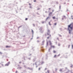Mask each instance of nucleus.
<instances>
[{
    "mask_svg": "<svg viewBox=\"0 0 73 73\" xmlns=\"http://www.w3.org/2000/svg\"><path fill=\"white\" fill-rule=\"evenodd\" d=\"M8 27V26H6L5 27V28H6L5 29V31L6 32V33H8V34H9L10 35H11V31H9V30H8V29H7V28Z\"/></svg>",
    "mask_w": 73,
    "mask_h": 73,
    "instance_id": "f257e3e1",
    "label": "nucleus"
},
{
    "mask_svg": "<svg viewBox=\"0 0 73 73\" xmlns=\"http://www.w3.org/2000/svg\"><path fill=\"white\" fill-rule=\"evenodd\" d=\"M15 21L13 20L10 22L9 26L11 27L13 25V24H15Z\"/></svg>",
    "mask_w": 73,
    "mask_h": 73,
    "instance_id": "f03ea898",
    "label": "nucleus"
},
{
    "mask_svg": "<svg viewBox=\"0 0 73 73\" xmlns=\"http://www.w3.org/2000/svg\"><path fill=\"white\" fill-rule=\"evenodd\" d=\"M47 32H47V35H48V36H49V37H50V36H51V35L50 34V30H49V29H48L47 30Z\"/></svg>",
    "mask_w": 73,
    "mask_h": 73,
    "instance_id": "7ed1b4c3",
    "label": "nucleus"
},
{
    "mask_svg": "<svg viewBox=\"0 0 73 73\" xmlns=\"http://www.w3.org/2000/svg\"><path fill=\"white\" fill-rule=\"evenodd\" d=\"M31 32L32 33V37H33L34 35V31H33V30L32 29H31Z\"/></svg>",
    "mask_w": 73,
    "mask_h": 73,
    "instance_id": "20e7f679",
    "label": "nucleus"
},
{
    "mask_svg": "<svg viewBox=\"0 0 73 73\" xmlns=\"http://www.w3.org/2000/svg\"><path fill=\"white\" fill-rule=\"evenodd\" d=\"M52 48H54V46H51V47L50 48H49V50H48V51H50V49H52Z\"/></svg>",
    "mask_w": 73,
    "mask_h": 73,
    "instance_id": "39448f33",
    "label": "nucleus"
},
{
    "mask_svg": "<svg viewBox=\"0 0 73 73\" xmlns=\"http://www.w3.org/2000/svg\"><path fill=\"white\" fill-rule=\"evenodd\" d=\"M50 16H48V17H47L45 19L46 21H47V20H48V19H50Z\"/></svg>",
    "mask_w": 73,
    "mask_h": 73,
    "instance_id": "423d86ee",
    "label": "nucleus"
},
{
    "mask_svg": "<svg viewBox=\"0 0 73 73\" xmlns=\"http://www.w3.org/2000/svg\"><path fill=\"white\" fill-rule=\"evenodd\" d=\"M61 8V6L60 5L59 6V10H58V12H60V11L61 12H62V10H60Z\"/></svg>",
    "mask_w": 73,
    "mask_h": 73,
    "instance_id": "0eeeda50",
    "label": "nucleus"
},
{
    "mask_svg": "<svg viewBox=\"0 0 73 73\" xmlns=\"http://www.w3.org/2000/svg\"><path fill=\"white\" fill-rule=\"evenodd\" d=\"M10 64V62H9L7 64H6L5 65V66H8L9 65V64Z\"/></svg>",
    "mask_w": 73,
    "mask_h": 73,
    "instance_id": "6e6552de",
    "label": "nucleus"
},
{
    "mask_svg": "<svg viewBox=\"0 0 73 73\" xmlns=\"http://www.w3.org/2000/svg\"><path fill=\"white\" fill-rule=\"evenodd\" d=\"M39 30H40V32H41L42 30V27H40L39 28Z\"/></svg>",
    "mask_w": 73,
    "mask_h": 73,
    "instance_id": "1a4fd4ad",
    "label": "nucleus"
},
{
    "mask_svg": "<svg viewBox=\"0 0 73 73\" xmlns=\"http://www.w3.org/2000/svg\"><path fill=\"white\" fill-rule=\"evenodd\" d=\"M67 70L68 71L67 72H65L66 73H69V72H70V70H69V69H67Z\"/></svg>",
    "mask_w": 73,
    "mask_h": 73,
    "instance_id": "9d476101",
    "label": "nucleus"
},
{
    "mask_svg": "<svg viewBox=\"0 0 73 73\" xmlns=\"http://www.w3.org/2000/svg\"><path fill=\"white\" fill-rule=\"evenodd\" d=\"M11 7H9V6H7L6 7L7 8H9V9H10V8H11Z\"/></svg>",
    "mask_w": 73,
    "mask_h": 73,
    "instance_id": "9b49d317",
    "label": "nucleus"
},
{
    "mask_svg": "<svg viewBox=\"0 0 73 73\" xmlns=\"http://www.w3.org/2000/svg\"><path fill=\"white\" fill-rule=\"evenodd\" d=\"M23 27V25H21L18 27V31H19V28H21V27Z\"/></svg>",
    "mask_w": 73,
    "mask_h": 73,
    "instance_id": "f8f14e48",
    "label": "nucleus"
},
{
    "mask_svg": "<svg viewBox=\"0 0 73 73\" xmlns=\"http://www.w3.org/2000/svg\"><path fill=\"white\" fill-rule=\"evenodd\" d=\"M52 12H50L48 15L50 16H52Z\"/></svg>",
    "mask_w": 73,
    "mask_h": 73,
    "instance_id": "ddd939ff",
    "label": "nucleus"
},
{
    "mask_svg": "<svg viewBox=\"0 0 73 73\" xmlns=\"http://www.w3.org/2000/svg\"><path fill=\"white\" fill-rule=\"evenodd\" d=\"M4 4L5 5L3 7V8H4V7H5V5H7V3H5Z\"/></svg>",
    "mask_w": 73,
    "mask_h": 73,
    "instance_id": "4468645a",
    "label": "nucleus"
},
{
    "mask_svg": "<svg viewBox=\"0 0 73 73\" xmlns=\"http://www.w3.org/2000/svg\"><path fill=\"white\" fill-rule=\"evenodd\" d=\"M49 42H50V45H52V43L50 41V40L49 41Z\"/></svg>",
    "mask_w": 73,
    "mask_h": 73,
    "instance_id": "2eb2a0df",
    "label": "nucleus"
},
{
    "mask_svg": "<svg viewBox=\"0 0 73 73\" xmlns=\"http://www.w3.org/2000/svg\"><path fill=\"white\" fill-rule=\"evenodd\" d=\"M52 18L53 19H56V17H52Z\"/></svg>",
    "mask_w": 73,
    "mask_h": 73,
    "instance_id": "dca6fc26",
    "label": "nucleus"
},
{
    "mask_svg": "<svg viewBox=\"0 0 73 73\" xmlns=\"http://www.w3.org/2000/svg\"><path fill=\"white\" fill-rule=\"evenodd\" d=\"M48 46V42H47V45L46 46V47H47V46Z\"/></svg>",
    "mask_w": 73,
    "mask_h": 73,
    "instance_id": "f3484780",
    "label": "nucleus"
},
{
    "mask_svg": "<svg viewBox=\"0 0 73 73\" xmlns=\"http://www.w3.org/2000/svg\"><path fill=\"white\" fill-rule=\"evenodd\" d=\"M48 24L49 25H51V24H50V22H48Z\"/></svg>",
    "mask_w": 73,
    "mask_h": 73,
    "instance_id": "a211bd4d",
    "label": "nucleus"
},
{
    "mask_svg": "<svg viewBox=\"0 0 73 73\" xmlns=\"http://www.w3.org/2000/svg\"><path fill=\"white\" fill-rule=\"evenodd\" d=\"M54 25H57V23H55L54 24Z\"/></svg>",
    "mask_w": 73,
    "mask_h": 73,
    "instance_id": "6ab92c4d",
    "label": "nucleus"
},
{
    "mask_svg": "<svg viewBox=\"0 0 73 73\" xmlns=\"http://www.w3.org/2000/svg\"><path fill=\"white\" fill-rule=\"evenodd\" d=\"M60 31H62V28H60Z\"/></svg>",
    "mask_w": 73,
    "mask_h": 73,
    "instance_id": "aec40b11",
    "label": "nucleus"
},
{
    "mask_svg": "<svg viewBox=\"0 0 73 73\" xmlns=\"http://www.w3.org/2000/svg\"><path fill=\"white\" fill-rule=\"evenodd\" d=\"M71 66H70V67L71 68H72V67H73V65H72V64H71Z\"/></svg>",
    "mask_w": 73,
    "mask_h": 73,
    "instance_id": "412c9836",
    "label": "nucleus"
},
{
    "mask_svg": "<svg viewBox=\"0 0 73 73\" xmlns=\"http://www.w3.org/2000/svg\"><path fill=\"white\" fill-rule=\"evenodd\" d=\"M21 68H22V67H18L17 69H21Z\"/></svg>",
    "mask_w": 73,
    "mask_h": 73,
    "instance_id": "4be33fe9",
    "label": "nucleus"
},
{
    "mask_svg": "<svg viewBox=\"0 0 73 73\" xmlns=\"http://www.w3.org/2000/svg\"><path fill=\"white\" fill-rule=\"evenodd\" d=\"M40 32L41 33H43L44 32L42 31H40Z\"/></svg>",
    "mask_w": 73,
    "mask_h": 73,
    "instance_id": "5701e85b",
    "label": "nucleus"
},
{
    "mask_svg": "<svg viewBox=\"0 0 73 73\" xmlns=\"http://www.w3.org/2000/svg\"><path fill=\"white\" fill-rule=\"evenodd\" d=\"M28 19V18H26L25 19V20L26 21H27V20Z\"/></svg>",
    "mask_w": 73,
    "mask_h": 73,
    "instance_id": "b1692460",
    "label": "nucleus"
},
{
    "mask_svg": "<svg viewBox=\"0 0 73 73\" xmlns=\"http://www.w3.org/2000/svg\"><path fill=\"white\" fill-rule=\"evenodd\" d=\"M6 48H10V47H11V46H6Z\"/></svg>",
    "mask_w": 73,
    "mask_h": 73,
    "instance_id": "393cba45",
    "label": "nucleus"
},
{
    "mask_svg": "<svg viewBox=\"0 0 73 73\" xmlns=\"http://www.w3.org/2000/svg\"><path fill=\"white\" fill-rule=\"evenodd\" d=\"M9 5H13V4H11V3L9 4Z\"/></svg>",
    "mask_w": 73,
    "mask_h": 73,
    "instance_id": "a878e982",
    "label": "nucleus"
},
{
    "mask_svg": "<svg viewBox=\"0 0 73 73\" xmlns=\"http://www.w3.org/2000/svg\"><path fill=\"white\" fill-rule=\"evenodd\" d=\"M49 72L50 71H49V70H47V72H48V73H49Z\"/></svg>",
    "mask_w": 73,
    "mask_h": 73,
    "instance_id": "bb28decb",
    "label": "nucleus"
},
{
    "mask_svg": "<svg viewBox=\"0 0 73 73\" xmlns=\"http://www.w3.org/2000/svg\"><path fill=\"white\" fill-rule=\"evenodd\" d=\"M44 23H45V22L44 21L42 22V24H44Z\"/></svg>",
    "mask_w": 73,
    "mask_h": 73,
    "instance_id": "cd10ccee",
    "label": "nucleus"
},
{
    "mask_svg": "<svg viewBox=\"0 0 73 73\" xmlns=\"http://www.w3.org/2000/svg\"><path fill=\"white\" fill-rule=\"evenodd\" d=\"M33 1H34V3H35V2H36V0H34Z\"/></svg>",
    "mask_w": 73,
    "mask_h": 73,
    "instance_id": "c85d7f7f",
    "label": "nucleus"
},
{
    "mask_svg": "<svg viewBox=\"0 0 73 73\" xmlns=\"http://www.w3.org/2000/svg\"><path fill=\"white\" fill-rule=\"evenodd\" d=\"M15 12H16V13H18V12L16 10H15Z\"/></svg>",
    "mask_w": 73,
    "mask_h": 73,
    "instance_id": "c756f323",
    "label": "nucleus"
},
{
    "mask_svg": "<svg viewBox=\"0 0 73 73\" xmlns=\"http://www.w3.org/2000/svg\"><path fill=\"white\" fill-rule=\"evenodd\" d=\"M59 71H60V72H62V69H60V70Z\"/></svg>",
    "mask_w": 73,
    "mask_h": 73,
    "instance_id": "7c9ffc66",
    "label": "nucleus"
},
{
    "mask_svg": "<svg viewBox=\"0 0 73 73\" xmlns=\"http://www.w3.org/2000/svg\"><path fill=\"white\" fill-rule=\"evenodd\" d=\"M55 71H56V72H57V68H55Z\"/></svg>",
    "mask_w": 73,
    "mask_h": 73,
    "instance_id": "2f4dec72",
    "label": "nucleus"
},
{
    "mask_svg": "<svg viewBox=\"0 0 73 73\" xmlns=\"http://www.w3.org/2000/svg\"><path fill=\"white\" fill-rule=\"evenodd\" d=\"M72 49H73V45H72V47H71Z\"/></svg>",
    "mask_w": 73,
    "mask_h": 73,
    "instance_id": "473e14b6",
    "label": "nucleus"
},
{
    "mask_svg": "<svg viewBox=\"0 0 73 73\" xmlns=\"http://www.w3.org/2000/svg\"><path fill=\"white\" fill-rule=\"evenodd\" d=\"M53 1H52L51 3L50 4H53Z\"/></svg>",
    "mask_w": 73,
    "mask_h": 73,
    "instance_id": "72a5a7b5",
    "label": "nucleus"
},
{
    "mask_svg": "<svg viewBox=\"0 0 73 73\" xmlns=\"http://www.w3.org/2000/svg\"><path fill=\"white\" fill-rule=\"evenodd\" d=\"M40 8H38L37 10H40Z\"/></svg>",
    "mask_w": 73,
    "mask_h": 73,
    "instance_id": "f704fd0d",
    "label": "nucleus"
},
{
    "mask_svg": "<svg viewBox=\"0 0 73 73\" xmlns=\"http://www.w3.org/2000/svg\"><path fill=\"white\" fill-rule=\"evenodd\" d=\"M65 69H66L67 70H68V68H67V67H65Z\"/></svg>",
    "mask_w": 73,
    "mask_h": 73,
    "instance_id": "c9c22d12",
    "label": "nucleus"
},
{
    "mask_svg": "<svg viewBox=\"0 0 73 73\" xmlns=\"http://www.w3.org/2000/svg\"><path fill=\"white\" fill-rule=\"evenodd\" d=\"M70 44H69L68 45V48H69V47H70Z\"/></svg>",
    "mask_w": 73,
    "mask_h": 73,
    "instance_id": "e433bc0d",
    "label": "nucleus"
},
{
    "mask_svg": "<svg viewBox=\"0 0 73 73\" xmlns=\"http://www.w3.org/2000/svg\"><path fill=\"white\" fill-rule=\"evenodd\" d=\"M29 5H32V4H31V3H29Z\"/></svg>",
    "mask_w": 73,
    "mask_h": 73,
    "instance_id": "4c0bfd02",
    "label": "nucleus"
},
{
    "mask_svg": "<svg viewBox=\"0 0 73 73\" xmlns=\"http://www.w3.org/2000/svg\"><path fill=\"white\" fill-rule=\"evenodd\" d=\"M50 9H51V8H49V9H48V11H50Z\"/></svg>",
    "mask_w": 73,
    "mask_h": 73,
    "instance_id": "58836bf2",
    "label": "nucleus"
},
{
    "mask_svg": "<svg viewBox=\"0 0 73 73\" xmlns=\"http://www.w3.org/2000/svg\"><path fill=\"white\" fill-rule=\"evenodd\" d=\"M0 12H1L2 13H4V12L2 11H0Z\"/></svg>",
    "mask_w": 73,
    "mask_h": 73,
    "instance_id": "ea45409f",
    "label": "nucleus"
},
{
    "mask_svg": "<svg viewBox=\"0 0 73 73\" xmlns=\"http://www.w3.org/2000/svg\"><path fill=\"white\" fill-rule=\"evenodd\" d=\"M70 73H73V72H72V70H71L70 71Z\"/></svg>",
    "mask_w": 73,
    "mask_h": 73,
    "instance_id": "a19ab883",
    "label": "nucleus"
},
{
    "mask_svg": "<svg viewBox=\"0 0 73 73\" xmlns=\"http://www.w3.org/2000/svg\"><path fill=\"white\" fill-rule=\"evenodd\" d=\"M58 46H60V43L58 44Z\"/></svg>",
    "mask_w": 73,
    "mask_h": 73,
    "instance_id": "79ce46f5",
    "label": "nucleus"
},
{
    "mask_svg": "<svg viewBox=\"0 0 73 73\" xmlns=\"http://www.w3.org/2000/svg\"><path fill=\"white\" fill-rule=\"evenodd\" d=\"M36 14H37V15H39V14L38 13V12H37V13H36Z\"/></svg>",
    "mask_w": 73,
    "mask_h": 73,
    "instance_id": "37998d69",
    "label": "nucleus"
},
{
    "mask_svg": "<svg viewBox=\"0 0 73 73\" xmlns=\"http://www.w3.org/2000/svg\"><path fill=\"white\" fill-rule=\"evenodd\" d=\"M44 42H45V41L44 40H43L42 42V43H44Z\"/></svg>",
    "mask_w": 73,
    "mask_h": 73,
    "instance_id": "c03bdc74",
    "label": "nucleus"
},
{
    "mask_svg": "<svg viewBox=\"0 0 73 73\" xmlns=\"http://www.w3.org/2000/svg\"><path fill=\"white\" fill-rule=\"evenodd\" d=\"M29 7L30 8H32V6H30Z\"/></svg>",
    "mask_w": 73,
    "mask_h": 73,
    "instance_id": "a18cd8bd",
    "label": "nucleus"
},
{
    "mask_svg": "<svg viewBox=\"0 0 73 73\" xmlns=\"http://www.w3.org/2000/svg\"><path fill=\"white\" fill-rule=\"evenodd\" d=\"M56 4H58V3L57 2H56Z\"/></svg>",
    "mask_w": 73,
    "mask_h": 73,
    "instance_id": "49530a36",
    "label": "nucleus"
},
{
    "mask_svg": "<svg viewBox=\"0 0 73 73\" xmlns=\"http://www.w3.org/2000/svg\"><path fill=\"white\" fill-rule=\"evenodd\" d=\"M59 36H60V37H61V35H59Z\"/></svg>",
    "mask_w": 73,
    "mask_h": 73,
    "instance_id": "de8ad7c7",
    "label": "nucleus"
},
{
    "mask_svg": "<svg viewBox=\"0 0 73 73\" xmlns=\"http://www.w3.org/2000/svg\"><path fill=\"white\" fill-rule=\"evenodd\" d=\"M16 32V30H15V31H14L13 32Z\"/></svg>",
    "mask_w": 73,
    "mask_h": 73,
    "instance_id": "09e8293b",
    "label": "nucleus"
},
{
    "mask_svg": "<svg viewBox=\"0 0 73 73\" xmlns=\"http://www.w3.org/2000/svg\"><path fill=\"white\" fill-rule=\"evenodd\" d=\"M35 59H33V62H35Z\"/></svg>",
    "mask_w": 73,
    "mask_h": 73,
    "instance_id": "8fccbe9b",
    "label": "nucleus"
},
{
    "mask_svg": "<svg viewBox=\"0 0 73 73\" xmlns=\"http://www.w3.org/2000/svg\"><path fill=\"white\" fill-rule=\"evenodd\" d=\"M53 52H54V53H56V51H53Z\"/></svg>",
    "mask_w": 73,
    "mask_h": 73,
    "instance_id": "3c124183",
    "label": "nucleus"
},
{
    "mask_svg": "<svg viewBox=\"0 0 73 73\" xmlns=\"http://www.w3.org/2000/svg\"><path fill=\"white\" fill-rule=\"evenodd\" d=\"M17 72H18L17 71H16V73H17Z\"/></svg>",
    "mask_w": 73,
    "mask_h": 73,
    "instance_id": "603ef678",
    "label": "nucleus"
},
{
    "mask_svg": "<svg viewBox=\"0 0 73 73\" xmlns=\"http://www.w3.org/2000/svg\"><path fill=\"white\" fill-rule=\"evenodd\" d=\"M28 59H29V60H31V58H28Z\"/></svg>",
    "mask_w": 73,
    "mask_h": 73,
    "instance_id": "864d4df0",
    "label": "nucleus"
},
{
    "mask_svg": "<svg viewBox=\"0 0 73 73\" xmlns=\"http://www.w3.org/2000/svg\"><path fill=\"white\" fill-rule=\"evenodd\" d=\"M53 12H54V10H52V13H53Z\"/></svg>",
    "mask_w": 73,
    "mask_h": 73,
    "instance_id": "5fc2aeb1",
    "label": "nucleus"
},
{
    "mask_svg": "<svg viewBox=\"0 0 73 73\" xmlns=\"http://www.w3.org/2000/svg\"><path fill=\"white\" fill-rule=\"evenodd\" d=\"M46 35H47L46 34H45V36H46Z\"/></svg>",
    "mask_w": 73,
    "mask_h": 73,
    "instance_id": "6e6d98bb",
    "label": "nucleus"
},
{
    "mask_svg": "<svg viewBox=\"0 0 73 73\" xmlns=\"http://www.w3.org/2000/svg\"><path fill=\"white\" fill-rule=\"evenodd\" d=\"M45 13H48V12H47V11H46L45 12Z\"/></svg>",
    "mask_w": 73,
    "mask_h": 73,
    "instance_id": "4d7b16f0",
    "label": "nucleus"
},
{
    "mask_svg": "<svg viewBox=\"0 0 73 73\" xmlns=\"http://www.w3.org/2000/svg\"><path fill=\"white\" fill-rule=\"evenodd\" d=\"M0 54H2V52H0Z\"/></svg>",
    "mask_w": 73,
    "mask_h": 73,
    "instance_id": "13d9d810",
    "label": "nucleus"
},
{
    "mask_svg": "<svg viewBox=\"0 0 73 73\" xmlns=\"http://www.w3.org/2000/svg\"><path fill=\"white\" fill-rule=\"evenodd\" d=\"M33 25L34 27H35V24H33Z\"/></svg>",
    "mask_w": 73,
    "mask_h": 73,
    "instance_id": "bf43d9fd",
    "label": "nucleus"
},
{
    "mask_svg": "<svg viewBox=\"0 0 73 73\" xmlns=\"http://www.w3.org/2000/svg\"><path fill=\"white\" fill-rule=\"evenodd\" d=\"M38 70H40V68H39Z\"/></svg>",
    "mask_w": 73,
    "mask_h": 73,
    "instance_id": "052dcab7",
    "label": "nucleus"
},
{
    "mask_svg": "<svg viewBox=\"0 0 73 73\" xmlns=\"http://www.w3.org/2000/svg\"><path fill=\"white\" fill-rule=\"evenodd\" d=\"M37 39H38V38H39V37H37Z\"/></svg>",
    "mask_w": 73,
    "mask_h": 73,
    "instance_id": "680f3d73",
    "label": "nucleus"
},
{
    "mask_svg": "<svg viewBox=\"0 0 73 73\" xmlns=\"http://www.w3.org/2000/svg\"><path fill=\"white\" fill-rule=\"evenodd\" d=\"M46 69H47V68H45V70H46Z\"/></svg>",
    "mask_w": 73,
    "mask_h": 73,
    "instance_id": "e2e57ef3",
    "label": "nucleus"
},
{
    "mask_svg": "<svg viewBox=\"0 0 73 73\" xmlns=\"http://www.w3.org/2000/svg\"><path fill=\"white\" fill-rule=\"evenodd\" d=\"M63 17H65H65H65V16H63Z\"/></svg>",
    "mask_w": 73,
    "mask_h": 73,
    "instance_id": "0e129e2a",
    "label": "nucleus"
},
{
    "mask_svg": "<svg viewBox=\"0 0 73 73\" xmlns=\"http://www.w3.org/2000/svg\"><path fill=\"white\" fill-rule=\"evenodd\" d=\"M64 20V18H62V20Z\"/></svg>",
    "mask_w": 73,
    "mask_h": 73,
    "instance_id": "69168bd1",
    "label": "nucleus"
},
{
    "mask_svg": "<svg viewBox=\"0 0 73 73\" xmlns=\"http://www.w3.org/2000/svg\"><path fill=\"white\" fill-rule=\"evenodd\" d=\"M25 35H24L23 36V37H25Z\"/></svg>",
    "mask_w": 73,
    "mask_h": 73,
    "instance_id": "338daca9",
    "label": "nucleus"
},
{
    "mask_svg": "<svg viewBox=\"0 0 73 73\" xmlns=\"http://www.w3.org/2000/svg\"><path fill=\"white\" fill-rule=\"evenodd\" d=\"M49 38V37H47V39H48V38Z\"/></svg>",
    "mask_w": 73,
    "mask_h": 73,
    "instance_id": "774afa93",
    "label": "nucleus"
}]
</instances>
